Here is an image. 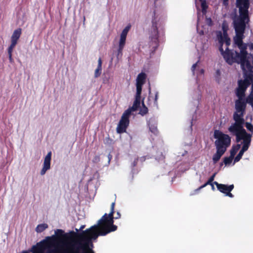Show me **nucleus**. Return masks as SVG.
<instances>
[{"label":"nucleus","mask_w":253,"mask_h":253,"mask_svg":"<svg viewBox=\"0 0 253 253\" xmlns=\"http://www.w3.org/2000/svg\"><path fill=\"white\" fill-rule=\"evenodd\" d=\"M215 175H211V176L208 180V181L203 185L200 186L198 188L196 189L195 190V192L197 193L200 190L205 187L208 185H210L211 187V189L213 191L215 190V187L214 185H215L214 181L213 182L214 177Z\"/></svg>","instance_id":"13"},{"label":"nucleus","mask_w":253,"mask_h":253,"mask_svg":"<svg viewBox=\"0 0 253 253\" xmlns=\"http://www.w3.org/2000/svg\"><path fill=\"white\" fill-rule=\"evenodd\" d=\"M251 81L250 79H245L244 80H240L238 82V87L236 90V95L238 99L235 101V112L234 114L244 115L246 104L243 99L245 96L246 89L251 84Z\"/></svg>","instance_id":"6"},{"label":"nucleus","mask_w":253,"mask_h":253,"mask_svg":"<svg viewBox=\"0 0 253 253\" xmlns=\"http://www.w3.org/2000/svg\"><path fill=\"white\" fill-rule=\"evenodd\" d=\"M223 35H221V32L220 33V35H218V40L220 44V46L219 47V51L221 52V54L223 56L224 59L226 60V61L231 64L232 62V60H230L228 58V52H229L228 50V47H226L225 51H224V49L222 47V45L223 43H225L227 46H228L230 42V40L228 38L226 30L225 29V27L223 25Z\"/></svg>","instance_id":"9"},{"label":"nucleus","mask_w":253,"mask_h":253,"mask_svg":"<svg viewBox=\"0 0 253 253\" xmlns=\"http://www.w3.org/2000/svg\"><path fill=\"white\" fill-rule=\"evenodd\" d=\"M142 107L140 109L139 114L143 116L146 114L148 112V108L144 105V102L142 101Z\"/></svg>","instance_id":"20"},{"label":"nucleus","mask_w":253,"mask_h":253,"mask_svg":"<svg viewBox=\"0 0 253 253\" xmlns=\"http://www.w3.org/2000/svg\"><path fill=\"white\" fill-rule=\"evenodd\" d=\"M55 233L56 236H48V237H54L56 240L55 246L51 247V249H56L58 250V253H62L63 250L65 249V244L70 241L66 236V235H69L70 233L69 234H64V231L62 229H57L55 231ZM47 238H48V237L44 240H46Z\"/></svg>","instance_id":"8"},{"label":"nucleus","mask_w":253,"mask_h":253,"mask_svg":"<svg viewBox=\"0 0 253 253\" xmlns=\"http://www.w3.org/2000/svg\"><path fill=\"white\" fill-rule=\"evenodd\" d=\"M115 202L111 204L109 214L105 213L98 220L97 224L78 233L73 231L70 232L67 237L70 240L65 244L63 252L75 253H95L93 250V241L96 240L99 236H105L117 230L118 227L114 224L113 214L114 212Z\"/></svg>","instance_id":"1"},{"label":"nucleus","mask_w":253,"mask_h":253,"mask_svg":"<svg viewBox=\"0 0 253 253\" xmlns=\"http://www.w3.org/2000/svg\"><path fill=\"white\" fill-rule=\"evenodd\" d=\"M214 137L217 139L215 141L216 152L212 157V161L215 164L220 160L226 151L227 148L230 145L231 139L228 135L217 130L214 131Z\"/></svg>","instance_id":"5"},{"label":"nucleus","mask_w":253,"mask_h":253,"mask_svg":"<svg viewBox=\"0 0 253 253\" xmlns=\"http://www.w3.org/2000/svg\"><path fill=\"white\" fill-rule=\"evenodd\" d=\"M245 36L244 34L236 35L234 38V43L240 49V52H236V58L235 60L241 64V68L244 74L248 76L246 79L252 80V73L253 72V63L250 61V58L247 57L248 53L246 51L247 44L243 42Z\"/></svg>","instance_id":"2"},{"label":"nucleus","mask_w":253,"mask_h":253,"mask_svg":"<svg viewBox=\"0 0 253 253\" xmlns=\"http://www.w3.org/2000/svg\"><path fill=\"white\" fill-rule=\"evenodd\" d=\"M246 127L248 130L251 131L252 133L253 132V126L250 123H246Z\"/></svg>","instance_id":"22"},{"label":"nucleus","mask_w":253,"mask_h":253,"mask_svg":"<svg viewBox=\"0 0 253 253\" xmlns=\"http://www.w3.org/2000/svg\"><path fill=\"white\" fill-rule=\"evenodd\" d=\"M21 34V29H18L15 30L11 36V43L9 47L14 48L16 44H17V42Z\"/></svg>","instance_id":"11"},{"label":"nucleus","mask_w":253,"mask_h":253,"mask_svg":"<svg viewBox=\"0 0 253 253\" xmlns=\"http://www.w3.org/2000/svg\"><path fill=\"white\" fill-rule=\"evenodd\" d=\"M140 104V97H135L132 106L128 108L123 114L121 119L118 125L117 131L119 133H122L126 131V127L128 126L129 118L132 112L137 110Z\"/></svg>","instance_id":"7"},{"label":"nucleus","mask_w":253,"mask_h":253,"mask_svg":"<svg viewBox=\"0 0 253 253\" xmlns=\"http://www.w3.org/2000/svg\"><path fill=\"white\" fill-rule=\"evenodd\" d=\"M247 48L249 47L251 52H253V43L247 44Z\"/></svg>","instance_id":"29"},{"label":"nucleus","mask_w":253,"mask_h":253,"mask_svg":"<svg viewBox=\"0 0 253 253\" xmlns=\"http://www.w3.org/2000/svg\"><path fill=\"white\" fill-rule=\"evenodd\" d=\"M201 6H202V12L203 13H205L206 11V9L207 8V6L206 5L205 1L202 0V1H201Z\"/></svg>","instance_id":"24"},{"label":"nucleus","mask_w":253,"mask_h":253,"mask_svg":"<svg viewBox=\"0 0 253 253\" xmlns=\"http://www.w3.org/2000/svg\"><path fill=\"white\" fill-rule=\"evenodd\" d=\"M153 132L154 133H155L156 132H157V129L156 128H155L154 129H153Z\"/></svg>","instance_id":"35"},{"label":"nucleus","mask_w":253,"mask_h":253,"mask_svg":"<svg viewBox=\"0 0 253 253\" xmlns=\"http://www.w3.org/2000/svg\"><path fill=\"white\" fill-rule=\"evenodd\" d=\"M248 148H246V147H242V149L240 150L238 155L235 157L234 162H238L241 159L244 153L246 151Z\"/></svg>","instance_id":"16"},{"label":"nucleus","mask_w":253,"mask_h":253,"mask_svg":"<svg viewBox=\"0 0 253 253\" xmlns=\"http://www.w3.org/2000/svg\"><path fill=\"white\" fill-rule=\"evenodd\" d=\"M146 77V74L144 73L139 74L136 79V84L143 85L144 84Z\"/></svg>","instance_id":"15"},{"label":"nucleus","mask_w":253,"mask_h":253,"mask_svg":"<svg viewBox=\"0 0 253 253\" xmlns=\"http://www.w3.org/2000/svg\"><path fill=\"white\" fill-rule=\"evenodd\" d=\"M50 253V250H49V251H48V252L47 253Z\"/></svg>","instance_id":"37"},{"label":"nucleus","mask_w":253,"mask_h":253,"mask_svg":"<svg viewBox=\"0 0 253 253\" xmlns=\"http://www.w3.org/2000/svg\"><path fill=\"white\" fill-rule=\"evenodd\" d=\"M129 28H130V27L129 26H127L126 27L124 30L123 31H122V33H121V35H125V36H127V34L128 33V32L129 30Z\"/></svg>","instance_id":"26"},{"label":"nucleus","mask_w":253,"mask_h":253,"mask_svg":"<svg viewBox=\"0 0 253 253\" xmlns=\"http://www.w3.org/2000/svg\"><path fill=\"white\" fill-rule=\"evenodd\" d=\"M252 88H253V84H252Z\"/></svg>","instance_id":"39"},{"label":"nucleus","mask_w":253,"mask_h":253,"mask_svg":"<svg viewBox=\"0 0 253 253\" xmlns=\"http://www.w3.org/2000/svg\"><path fill=\"white\" fill-rule=\"evenodd\" d=\"M228 0H223V3L224 5H226L228 4Z\"/></svg>","instance_id":"32"},{"label":"nucleus","mask_w":253,"mask_h":253,"mask_svg":"<svg viewBox=\"0 0 253 253\" xmlns=\"http://www.w3.org/2000/svg\"><path fill=\"white\" fill-rule=\"evenodd\" d=\"M13 48H14L13 47H9L8 49L9 59L10 62H12L13 61V59L12 58V52Z\"/></svg>","instance_id":"23"},{"label":"nucleus","mask_w":253,"mask_h":253,"mask_svg":"<svg viewBox=\"0 0 253 253\" xmlns=\"http://www.w3.org/2000/svg\"><path fill=\"white\" fill-rule=\"evenodd\" d=\"M207 21L209 25H210L211 23V18H207Z\"/></svg>","instance_id":"33"},{"label":"nucleus","mask_w":253,"mask_h":253,"mask_svg":"<svg viewBox=\"0 0 253 253\" xmlns=\"http://www.w3.org/2000/svg\"><path fill=\"white\" fill-rule=\"evenodd\" d=\"M249 0H236V7L239 8V16L233 20V26L236 35H242L245 33L247 25L250 21L249 8Z\"/></svg>","instance_id":"4"},{"label":"nucleus","mask_w":253,"mask_h":253,"mask_svg":"<svg viewBox=\"0 0 253 253\" xmlns=\"http://www.w3.org/2000/svg\"><path fill=\"white\" fill-rule=\"evenodd\" d=\"M114 213L113 214V221L114 222V219H117L120 218L121 217V213H120V212L117 211V213H116V216L114 217V214L115 213V210H114Z\"/></svg>","instance_id":"28"},{"label":"nucleus","mask_w":253,"mask_h":253,"mask_svg":"<svg viewBox=\"0 0 253 253\" xmlns=\"http://www.w3.org/2000/svg\"><path fill=\"white\" fill-rule=\"evenodd\" d=\"M96 160H98V159H99V158H98V157H97V158H96Z\"/></svg>","instance_id":"38"},{"label":"nucleus","mask_w":253,"mask_h":253,"mask_svg":"<svg viewBox=\"0 0 253 253\" xmlns=\"http://www.w3.org/2000/svg\"><path fill=\"white\" fill-rule=\"evenodd\" d=\"M196 66H197V63H195V64L193 65V66L192 67V70L193 72L194 71Z\"/></svg>","instance_id":"31"},{"label":"nucleus","mask_w":253,"mask_h":253,"mask_svg":"<svg viewBox=\"0 0 253 253\" xmlns=\"http://www.w3.org/2000/svg\"><path fill=\"white\" fill-rule=\"evenodd\" d=\"M126 37V36L121 34L118 49L119 53H121L122 52L123 49L125 45Z\"/></svg>","instance_id":"14"},{"label":"nucleus","mask_w":253,"mask_h":253,"mask_svg":"<svg viewBox=\"0 0 253 253\" xmlns=\"http://www.w3.org/2000/svg\"><path fill=\"white\" fill-rule=\"evenodd\" d=\"M84 226H85L84 225L82 226L81 227V228H80V229H83V228L84 227Z\"/></svg>","instance_id":"36"},{"label":"nucleus","mask_w":253,"mask_h":253,"mask_svg":"<svg viewBox=\"0 0 253 253\" xmlns=\"http://www.w3.org/2000/svg\"><path fill=\"white\" fill-rule=\"evenodd\" d=\"M142 84H136V93L135 97H141V93L142 90Z\"/></svg>","instance_id":"19"},{"label":"nucleus","mask_w":253,"mask_h":253,"mask_svg":"<svg viewBox=\"0 0 253 253\" xmlns=\"http://www.w3.org/2000/svg\"><path fill=\"white\" fill-rule=\"evenodd\" d=\"M102 61L101 58H99L98 61V68H101Z\"/></svg>","instance_id":"30"},{"label":"nucleus","mask_w":253,"mask_h":253,"mask_svg":"<svg viewBox=\"0 0 253 253\" xmlns=\"http://www.w3.org/2000/svg\"><path fill=\"white\" fill-rule=\"evenodd\" d=\"M215 185L216 186L217 189L220 192L224 194L226 196L229 197L230 198H233L234 195L231 193L234 188V184H231L229 185L220 184L216 181H214Z\"/></svg>","instance_id":"10"},{"label":"nucleus","mask_w":253,"mask_h":253,"mask_svg":"<svg viewBox=\"0 0 253 253\" xmlns=\"http://www.w3.org/2000/svg\"><path fill=\"white\" fill-rule=\"evenodd\" d=\"M129 28H130V27L129 26H127L126 27L124 30L123 31H122V33H121V35H125V36H127V34L128 33V32L129 30Z\"/></svg>","instance_id":"27"},{"label":"nucleus","mask_w":253,"mask_h":253,"mask_svg":"<svg viewBox=\"0 0 253 253\" xmlns=\"http://www.w3.org/2000/svg\"><path fill=\"white\" fill-rule=\"evenodd\" d=\"M158 93H156V94H155V101H156L158 99Z\"/></svg>","instance_id":"34"},{"label":"nucleus","mask_w":253,"mask_h":253,"mask_svg":"<svg viewBox=\"0 0 253 253\" xmlns=\"http://www.w3.org/2000/svg\"><path fill=\"white\" fill-rule=\"evenodd\" d=\"M48 228V225L46 223L39 224L36 228V231L38 233H41L45 229Z\"/></svg>","instance_id":"17"},{"label":"nucleus","mask_w":253,"mask_h":253,"mask_svg":"<svg viewBox=\"0 0 253 253\" xmlns=\"http://www.w3.org/2000/svg\"><path fill=\"white\" fill-rule=\"evenodd\" d=\"M244 115H240L237 114H233V120L235 122L232 123L228 128V130L232 135L236 136V140L237 143L240 142L242 147L249 148L252 137V134L248 133L244 128L245 120Z\"/></svg>","instance_id":"3"},{"label":"nucleus","mask_w":253,"mask_h":253,"mask_svg":"<svg viewBox=\"0 0 253 253\" xmlns=\"http://www.w3.org/2000/svg\"><path fill=\"white\" fill-rule=\"evenodd\" d=\"M233 158L229 156V157H225L224 158L223 163L225 165H229L232 162Z\"/></svg>","instance_id":"21"},{"label":"nucleus","mask_w":253,"mask_h":253,"mask_svg":"<svg viewBox=\"0 0 253 253\" xmlns=\"http://www.w3.org/2000/svg\"><path fill=\"white\" fill-rule=\"evenodd\" d=\"M101 68L97 67V68L95 71L94 77L95 78H97L98 77H99L101 74Z\"/></svg>","instance_id":"25"},{"label":"nucleus","mask_w":253,"mask_h":253,"mask_svg":"<svg viewBox=\"0 0 253 253\" xmlns=\"http://www.w3.org/2000/svg\"><path fill=\"white\" fill-rule=\"evenodd\" d=\"M241 144H237L236 146L233 147L230 151L231 157L234 158L235 155L237 152L238 150L240 148Z\"/></svg>","instance_id":"18"},{"label":"nucleus","mask_w":253,"mask_h":253,"mask_svg":"<svg viewBox=\"0 0 253 253\" xmlns=\"http://www.w3.org/2000/svg\"><path fill=\"white\" fill-rule=\"evenodd\" d=\"M51 157V152H49L45 156L44 160L43 167L41 171V174H44L46 171L49 169L50 165V160Z\"/></svg>","instance_id":"12"}]
</instances>
